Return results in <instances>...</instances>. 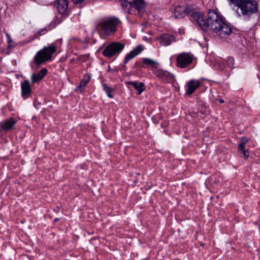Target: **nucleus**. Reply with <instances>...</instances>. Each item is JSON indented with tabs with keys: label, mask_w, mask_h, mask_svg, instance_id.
Returning <instances> with one entry per match:
<instances>
[{
	"label": "nucleus",
	"mask_w": 260,
	"mask_h": 260,
	"mask_svg": "<svg viewBox=\"0 0 260 260\" xmlns=\"http://www.w3.org/2000/svg\"><path fill=\"white\" fill-rule=\"evenodd\" d=\"M90 79L91 77L90 75L86 74L84 78L80 81L79 85L75 89V91L79 93L83 92L87 83L89 82Z\"/></svg>",
	"instance_id": "19"
},
{
	"label": "nucleus",
	"mask_w": 260,
	"mask_h": 260,
	"mask_svg": "<svg viewBox=\"0 0 260 260\" xmlns=\"http://www.w3.org/2000/svg\"><path fill=\"white\" fill-rule=\"evenodd\" d=\"M193 55L188 53L183 52L178 54L176 58L177 67L184 69L190 64L193 61Z\"/></svg>",
	"instance_id": "8"
},
{
	"label": "nucleus",
	"mask_w": 260,
	"mask_h": 260,
	"mask_svg": "<svg viewBox=\"0 0 260 260\" xmlns=\"http://www.w3.org/2000/svg\"><path fill=\"white\" fill-rule=\"evenodd\" d=\"M85 0H72V1L73 2V3H74L75 4H81Z\"/></svg>",
	"instance_id": "25"
},
{
	"label": "nucleus",
	"mask_w": 260,
	"mask_h": 260,
	"mask_svg": "<svg viewBox=\"0 0 260 260\" xmlns=\"http://www.w3.org/2000/svg\"><path fill=\"white\" fill-rule=\"evenodd\" d=\"M21 95L24 100H26L31 96L32 90L30 82L28 80H24L21 83Z\"/></svg>",
	"instance_id": "12"
},
{
	"label": "nucleus",
	"mask_w": 260,
	"mask_h": 260,
	"mask_svg": "<svg viewBox=\"0 0 260 260\" xmlns=\"http://www.w3.org/2000/svg\"><path fill=\"white\" fill-rule=\"evenodd\" d=\"M54 5L58 12L63 17H67L69 16L70 11L69 10L68 0H56L54 2Z\"/></svg>",
	"instance_id": "10"
},
{
	"label": "nucleus",
	"mask_w": 260,
	"mask_h": 260,
	"mask_svg": "<svg viewBox=\"0 0 260 260\" xmlns=\"http://www.w3.org/2000/svg\"><path fill=\"white\" fill-rule=\"evenodd\" d=\"M153 73L163 83H172L175 80L173 74L161 69L157 68Z\"/></svg>",
	"instance_id": "9"
},
{
	"label": "nucleus",
	"mask_w": 260,
	"mask_h": 260,
	"mask_svg": "<svg viewBox=\"0 0 260 260\" xmlns=\"http://www.w3.org/2000/svg\"><path fill=\"white\" fill-rule=\"evenodd\" d=\"M157 40L162 46L170 45L172 42L175 41V37L170 34H164L157 37Z\"/></svg>",
	"instance_id": "13"
},
{
	"label": "nucleus",
	"mask_w": 260,
	"mask_h": 260,
	"mask_svg": "<svg viewBox=\"0 0 260 260\" xmlns=\"http://www.w3.org/2000/svg\"><path fill=\"white\" fill-rule=\"evenodd\" d=\"M201 85V83L199 80H191L187 83V89L186 93L188 95H191L194 93L195 90Z\"/></svg>",
	"instance_id": "16"
},
{
	"label": "nucleus",
	"mask_w": 260,
	"mask_h": 260,
	"mask_svg": "<svg viewBox=\"0 0 260 260\" xmlns=\"http://www.w3.org/2000/svg\"><path fill=\"white\" fill-rule=\"evenodd\" d=\"M234 59L232 57H228L226 60L227 66L231 69H233L234 68Z\"/></svg>",
	"instance_id": "22"
},
{
	"label": "nucleus",
	"mask_w": 260,
	"mask_h": 260,
	"mask_svg": "<svg viewBox=\"0 0 260 260\" xmlns=\"http://www.w3.org/2000/svg\"><path fill=\"white\" fill-rule=\"evenodd\" d=\"M119 19L115 17H108L99 23L98 28L106 35H110L116 31L117 26L120 24Z\"/></svg>",
	"instance_id": "5"
},
{
	"label": "nucleus",
	"mask_w": 260,
	"mask_h": 260,
	"mask_svg": "<svg viewBox=\"0 0 260 260\" xmlns=\"http://www.w3.org/2000/svg\"><path fill=\"white\" fill-rule=\"evenodd\" d=\"M249 142V139L247 137H242L240 140V143L238 146V150L239 152H242L245 158L249 157V152L245 149V145Z\"/></svg>",
	"instance_id": "15"
},
{
	"label": "nucleus",
	"mask_w": 260,
	"mask_h": 260,
	"mask_svg": "<svg viewBox=\"0 0 260 260\" xmlns=\"http://www.w3.org/2000/svg\"><path fill=\"white\" fill-rule=\"evenodd\" d=\"M56 51L55 46L51 44L49 46L44 47L42 49L37 52L34 60L37 67L52 59V55Z\"/></svg>",
	"instance_id": "4"
},
{
	"label": "nucleus",
	"mask_w": 260,
	"mask_h": 260,
	"mask_svg": "<svg viewBox=\"0 0 260 260\" xmlns=\"http://www.w3.org/2000/svg\"><path fill=\"white\" fill-rule=\"evenodd\" d=\"M47 31L46 28H42L40 29L35 35V37L38 38L40 36L42 35V32L44 31Z\"/></svg>",
	"instance_id": "24"
},
{
	"label": "nucleus",
	"mask_w": 260,
	"mask_h": 260,
	"mask_svg": "<svg viewBox=\"0 0 260 260\" xmlns=\"http://www.w3.org/2000/svg\"><path fill=\"white\" fill-rule=\"evenodd\" d=\"M47 69L46 68H43L40 71L39 73L33 74L31 76L32 82L35 83L41 81L47 75Z\"/></svg>",
	"instance_id": "18"
},
{
	"label": "nucleus",
	"mask_w": 260,
	"mask_h": 260,
	"mask_svg": "<svg viewBox=\"0 0 260 260\" xmlns=\"http://www.w3.org/2000/svg\"><path fill=\"white\" fill-rule=\"evenodd\" d=\"M196 22L204 31H212L221 38H226L232 32L231 27L225 21L223 17L216 11L210 10L207 17L199 13Z\"/></svg>",
	"instance_id": "1"
},
{
	"label": "nucleus",
	"mask_w": 260,
	"mask_h": 260,
	"mask_svg": "<svg viewBox=\"0 0 260 260\" xmlns=\"http://www.w3.org/2000/svg\"><path fill=\"white\" fill-rule=\"evenodd\" d=\"M121 6L129 14L142 15L144 11L145 3L143 0H123Z\"/></svg>",
	"instance_id": "3"
},
{
	"label": "nucleus",
	"mask_w": 260,
	"mask_h": 260,
	"mask_svg": "<svg viewBox=\"0 0 260 260\" xmlns=\"http://www.w3.org/2000/svg\"><path fill=\"white\" fill-rule=\"evenodd\" d=\"M224 69V65H220V69L221 70H223Z\"/></svg>",
	"instance_id": "28"
},
{
	"label": "nucleus",
	"mask_w": 260,
	"mask_h": 260,
	"mask_svg": "<svg viewBox=\"0 0 260 260\" xmlns=\"http://www.w3.org/2000/svg\"><path fill=\"white\" fill-rule=\"evenodd\" d=\"M142 50L143 49L142 47L141 46H138L133 50H132L129 53L127 54L125 56L123 60L124 65L122 68V70L125 71L126 69L125 64L128 62L129 60L132 59L137 55L139 54L142 51Z\"/></svg>",
	"instance_id": "11"
},
{
	"label": "nucleus",
	"mask_w": 260,
	"mask_h": 260,
	"mask_svg": "<svg viewBox=\"0 0 260 260\" xmlns=\"http://www.w3.org/2000/svg\"><path fill=\"white\" fill-rule=\"evenodd\" d=\"M109 70H110V71H114L113 70L111 69H109Z\"/></svg>",
	"instance_id": "30"
},
{
	"label": "nucleus",
	"mask_w": 260,
	"mask_h": 260,
	"mask_svg": "<svg viewBox=\"0 0 260 260\" xmlns=\"http://www.w3.org/2000/svg\"><path fill=\"white\" fill-rule=\"evenodd\" d=\"M199 12L196 11L191 7H184V6H178L174 10V15L176 18H183L186 15L190 16L191 21L194 22L198 18Z\"/></svg>",
	"instance_id": "6"
},
{
	"label": "nucleus",
	"mask_w": 260,
	"mask_h": 260,
	"mask_svg": "<svg viewBox=\"0 0 260 260\" xmlns=\"http://www.w3.org/2000/svg\"><path fill=\"white\" fill-rule=\"evenodd\" d=\"M129 84L132 85L135 89L137 90L138 94H141L145 89L144 84L143 82H130Z\"/></svg>",
	"instance_id": "20"
},
{
	"label": "nucleus",
	"mask_w": 260,
	"mask_h": 260,
	"mask_svg": "<svg viewBox=\"0 0 260 260\" xmlns=\"http://www.w3.org/2000/svg\"><path fill=\"white\" fill-rule=\"evenodd\" d=\"M103 89L107 93L108 96L110 98H113V95L111 93L113 91V89L108 86L107 85L104 84L103 85Z\"/></svg>",
	"instance_id": "21"
},
{
	"label": "nucleus",
	"mask_w": 260,
	"mask_h": 260,
	"mask_svg": "<svg viewBox=\"0 0 260 260\" xmlns=\"http://www.w3.org/2000/svg\"><path fill=\"white\" fill-rule=\"evenodd\" d=\"M141 65H142V62H139L138 61H137L134 65V67L135 68L141 67Z\"/></svg>",
	"instance_id": "26"
},
{
	"label": "nucleus",
	"mask_w": 260,
	"mask_h": 260,
	"mask_svg": "<svg viewBox=\"0 0 260 260\" xmlns=\"http://www.w3.org/2000/svg\"><path fill=\"white\" fill-rule=\"evenodd\" d=\"M159 63L154 60L149 58H143L142 59L141 68H146L150 67L152 72L153 73L154 71L157 68Z\"/></svg>",
	"instance_id": "14"
},
{
	"label": "nucleus",
	"mask_w": 260,
	"mask_h": 260,
	"mask_svg": "<svg viewBox=\"0 0 260 260\" xmlns=\"http://www.w3.org/2000/svg\"><path fill=\"white\" fill-rule=\"evenodd\" d=\"M109 70H110V71H114L113 70L111 69H109Z\"/></svg>",
	"instance_id": "31"
},
{
	"label": "nucleus",
	"mask_w": 260,
	"mask_h": 260,
	"mask_svg": "<svg viewBox=\"0 0 260 260\" xmlns=\"http://www.w3.org/2000/svg\"><path fill=\"white\" fill-rule=\"evenodd\" d=\"M125 45L119 42H113L108 45L103 50L104 56L111 58L118 55L124 48Z\"/></svg>",
	"instance_id": "7"
},
{
	"label": "nucleus",
	"mask_w": 260,
	"mask_h": 260,
	"mask_svg": "<svg viewBox=\"0 0 260 260\" xmlns=\"http://www.w3.org/2000/svg\"><path fill=\"white\" fill-rule=\"evenodd\" d=\"M258 11L257 3L255 0H244L237 9L239 17L248 20Z\"/></svg>",
	"instance_id": "2"
},
{
	"label": "nucleus",
	"mask_w": 260,
	"mask_h": 260,
	"mask_svg": "<svg viewBox=\"0 0 260 260\" xmlns=\"http://www.w3.org/2000/svg\"><path fill=\"white\" fill-rule=\"evenodd\" d=\"M243 1H244V0H230V4L234 5L238 8Z\"/></svg>",
	"instance_id": "23"
},
{
	"label": "nucleus",
	"mask_w": 260,
	"mask_h": 260,
	"mask_svg": "<svg viewBox=\"0 0 260 260\" xmlns=\"http://www.w3.org/2000/svg\"><path fill=\"white\" fill-rule=\"evenodd\" d=\"M16 123V120L13 118H10L9 119L2 121L0 123V125L3 131H8L12 129Z\"/></svg>",
	"instance_id": "17"
},
{
	"label": "nucleus",
	"mask_w": 260,
	"mask_h": 260,
	"mask_svg": "<svg viewBox=\"0 0 260 260\" xmlns=\"http://www.w3.org/2000/svg\"><path fill=\"white\" fill-rule=\"evenodd\" d=\"M219 103L220 104H222L224 103V101L222 99H219L218 100Z\"/></svg>",
	"instance_id": "27"
},
{
	"label": "nucleus",
	"mask_w": 260,
	"mask_h": 260,
	"mask_svg": "<svg viewBox=\"0 0 260 260\" xmlns=\"http://www.w3.org/2000/svg\"><path fill=\"white\" fill-rule=\"evenodd\" d=\"M59 218H55V219H54V222H57V221H59Z\"/></svg>",
	"instance_id": "29"
},
{
	"label": "nucleus",
	"mask_w": 260,
	"mask_h": 260,
	"mask_svg": "<svg viewBox=\"0 0 260 260\" xmlns=\"http://www.w3.org/2000/svg\"><path fill=\"white\" fill-rule=\"evenodd\" d=\"M109 70H110V71H114L113 70L111 69H109Z\"/></svg>",
	"instance_id": "32"
}]
</instances>
